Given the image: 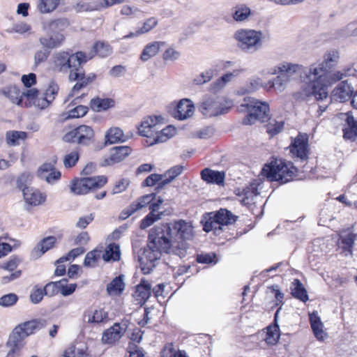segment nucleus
<instances>
[{"mask_svg": "<svg viewBox=\"0 0 357 357\" xmlns=\"http://www.w3.org/2000/svg\"><path fill=\"white\" fill-rule=\"evenodd\" d=\"M345 115L347 127L343 129L344 137L354 141L357 136V121L355 120L351 112H347Z\"/></svg>", "mask_w": 357, "mask_h": 357, "instance_id": "obj_26", "label": "nucleus"}, {"mask_svg": "<svg viewBox=\"0 0 357 357\" xmlns=\"http://www.w3.org/2000/svg\"><path fill=\"white\" fill-rule=\"evenodd\" d=\"M251 14L250 8L245 5L237 6L232 14L233 18L237 22H242L246 20Z\"/></svg>", "mask_w": 357, "mask_h": 357, "instance_id": "obj_48", "label": "nucleus"}, {"mask_svg": "<svg viewBox=\"0 0 357 357\" xmlns=\"http://www.w3.org/2000/svg\"><path fill=\"white\" fill-rule=\"evenodd\" d=\"M183 168L182 165H176L165 172V173L162 174L163 180L162 182L159 183L158 185L155 188L156 192H158L165 185L171 183L175 178L179 176L182 173Z\"/></svg>", "mask_w": 357, "mask_h": 357, "instance_id": "obj_25", "label": "nucleus"}, {"mask_svg": "<svg viewBox=\"0 0 357 357\" xmlns=\"http://www.w3.org/2000/svg\"><path fill=\"white\" fill-rule=\"evenodd\" d=\"M291 152L301 161H305L308 158L309 146L308 137L307 135H298L291 146Z\"/></svg>", "mask_w": 357, "mask_h": 357, "instance_id": "obj_14", "label": "nucleus"}, {"mask_svg": "<svg viewBox=\"0 0 357 357\" xmlns=\"http://www.w3.org/2000/svg\"><path fill=\"white\" fill-rule=\"evenodd\" d=\"M88 107L84 105H79L69 110L68 118H79L86 114Z\"/></svg>", "mask_w": 357, "mask_h": 357, "instance_id": "obj_63", "label": "nucleus"}, {"mask_svg": "<svg viewBox=\"0 0 357 357\" xmlns=\"http://www.w3.org/2000/svg\"><path fill=\"white\" fill-rule=\"evenodd\" d=\"M50 54V51L47 50H38L34 55V64L32 69L35 70L40 64L45 62Z\"/></svg>", "mask_w": 357, "mask_h": 357, "instance_id": "obj_55", "label": "nucleus"}, {"mask_svg": "<svg viewBox=\"0 0 357 357\" xmlns=\"http://www.w3.org/2000/svg\"><path fill=\"white\" fill-rule=\"evenodd\" d=\"M162 250L148 242L147 245L137 252V260L144 274H149L156 266L162 255Z\"/></svg>", "mask_w": 357, "mask_h": 357, "instance_id": "obj_7", "label": "nucleus"}, {"mask_svg": "<svg viewBox=\"0 0 357 357\" xmlns=\"http://www.w3.org/2000/svg\"><path fill=\"white\" fill-rule=\"evenodd\" d=\"M6 346L10 348L6 357H15L19 354L24 344L19 339L16 338L11 334L9 336Z\"/></svg>", "mask_w": 357, "mask_h": 357, "instance_id": "obj_41", "label": "nucleus"}, {"mask_svg": "<svg viewBox=\"0 0 357 357\" xmlns=\"http://www.w3.org/2000/svg\"><path fill=\"white\" fill-rule=\"evenodd\" d=\"M56 241V238L54 236H48L43 238L31 252V257L35 259L40 257L45 252L54 247Z\"/></svg>", "mask_w": 357, "mask_h": 357, "instance_id": "obj_24", "label": "nucleus"}, {"mask_svg": "<svg viewBox=\"0 0 357 357\" xmlns=\"http://www.w3.org/2000/svg\"><path fill=\"white\" fill-rule=\"evenodd\" d=\"M162 213H149L142 221L140 224V228L145 229L147 227L153 225L155 221L161 218Z\"/></svg>", "mask_w": 357, "mask_h": 357, "instance_id": "obj_54", "label": "nucleus"}, {"mask_svg": "<svg viewBox=\"0 0 357 357\" xmlns=\"http://www.w3.org/2000/svg\"><path fill=\"white\" fill-rule=\"evenodd\" d=\"M172 237L178 243H187L193 237V227L190 222L179 220L168 222Z\"/></svg>", "mask_w": 357, "mask_h": 357, "instance_id": "obj_11", "label": "nucleus"}, {"mask_svg": "<svg viewBox=\"0 0 357 357\" xmlns=\"http://www.w3.org/2000/svg\"><path fill=\"white\" fill-rule=\"evenodd\" d=\"M102 257L105 261H117L121 259V251L119 245L113 243L109 244L104 253L102 255Z\"/></svg>", "mask_w": 357, "mask_h": 357, "instance_id": "obj_35", "label": "nucleus"}, {"mask_svg": "<svg viewBox=\"0 0 357 357\" xmlns=\"http://www.w3.org/2000/svg\"><path fill=\"white\" fill-rule=\"evenodd\" d=\"M162 357H188L185 351H176L172 343L167 344L161 352Z\"/></svg>", "mask_w": 357, "mask_h": 357, "instance_id": "obj_50", "label": "nucleus"}, {"mask_svg": "<svg viewBox=\"0 0 357 357\" xmlns=\"http://www.w3.org/2000/svg\"><path fill=\"white\" fill-rule=\"evenodd\" d=\"M73 8L77 13L93 11L100 10V5L97 1L84 2L81 1L73 5Z\"/></svg>", "mask_w": 357, "mask_h": 357, "instance_id": "obj_46", "label": "nucleus"}, {"mask_svg": "<svg viewBox=\"0 0 357 357\" xmlns=\"http://www.w3.org/2000/svg\"><path fill=\"white\" fill-rule=\"evenodd\" d=\"M61 280L58 282H50L47 283L43 290L45 295L53 296L61 291Z\"/></svg>", "mask_w": 357, "mask_h": 357, "instance_id": "obj_57", "label": "nucleus"}, {"mask_svg": "<svg viewBox=\"0 0 357 357\" xmlns=\"http://www.w3.org/2000/svg\"><path fill=\"white\" fill-rule=\"evenodd\" d=\"M198 109L206 117H213L227 113L229 107L222 104L218 98L205 96Z\"/></svg>", "mask_w": 357, "mask_h": 357, "instance_id": "obj_9", "label": "nucleus"}, {"mask_svg": "<svg viewBox=\"0 0 357 357\" xmlns=\"http://www.w3.org/2000/svg\"><path fill=\"white\" fill-rule=\"evenodd\" d=\"M291 294L294 298L299 299L303 302H305L308 300L307 291L298 279H295L294 280L291 287Z\"/></svg>", "mask_w": 357, "mask_h": 357, "instance_id": "obj_37", "label": "nucleus"}, {"mask_svg": "<svg viewBox=\"0 0 357 357\" xmlns=\"http://www.w3.org/2000/svg\"><path fill=\"white\" fill-rule=\"evenodd\" d=\"M201 177L207 183L221 185L224 184L225 173V172L215 171L209 168H204L201 172Z\"/></svg>", "mask_w": 357, "mask_h": 357, "instance_id": "obj_21", "label": "nucleus"}, {"mask_svg": "<svg viewBox=\"0 0 357 357\" xmlns=\"http://www.w3.org/2000/svg\"><path fill=\"white\" fill-rule=\"evenodd\" d=\"M85 252V249L82 247H79L71 250L66 256L62 257L56 261V264L63 263L70 259H74L77 257L82 255Z\"/></svg>", "mask_w": 357, "mask_h": 357, "instance_id": "obj_58", "label": "nucleus"}, {"mask_svg": "<svg viewBox=\"0 0 357 357\" xmlns=\"http://www.w3.org/2000/svg\"><path fill=\"white\" fill-rule=\"evenodd\" d=\"M108 318V314L103 309L89 308L84 311L83 319L89 324H99Z\"/></svg>", "mask_w": 357, "mask_h": 357, "instance_id": "obj_23", "label": "nucleus"}, {"mask_svg": "<svg viewBox=\"0 0 357 357\" xmlns=\"http://www.w3.org/2000/svg\"><path fill=\"white\" fill-rule=\"evenodd\" d=\"M131 151L129 146H115L111 149L109 165L118 163L125 159Z\"/></svg>", "mask_w": 357, "mask_h": 357, "instance_id": "obj_30", "label": "nucleus"}, {"mask_svg": "<svg viewBox=\"0 0 357 357\" xmlns=\"http://www.w3.org/2000/svg\"><path fill=\"white\" fill-rule=\"evenodd\" d=\"M155 199V193H151L139 197L136 201L133 202L131 205L134 208V211H139L152 202Z\"/></svg>", "mask_w": 357, "mask_h": 357, "instance_id": "obj_44", "label": "nucleus"}, {"mask_svg": "<svg viewBox=\"0 0 357 357\" xmlns=\"http://www.w3.org/2000/svg\"><path fill=\"white\" fill-rule=\"evenodd\" d=\"M310 321L311 328L316 338L318 340L323 341L327 336V334L323 330L324 325L321 321L319 317L317 315V313L313 312L310 314Z\"/></svg>", "mask_w": 357, "mask_h": 357, "instance_id": "obj_27", "label": "nucleus"}, {"mask_svg": "<svg viewBox=\"0 0 357 357\" xmlns=\"http://www.w3.org/2000/svg\"><path fill=\"white\" fill-rule=\"evenodd\" d=\"M112 53V49L108 44L102 42H97L93 46V51L90 52L88 56L93 55V57L97 54L100 57H106Z\"/></svg>", "mask_w": 357, "mask_h": 357, "instance_id": "obj_43", "label": "nucleus"}, {"mask_svg": "<svg viewBox=\"0 0 357 357\" xmlns=\"http://www.w3.org/2000/svg\"><path fill=\"white\" fill-rule=\"evenodd\" d=\"M26 137V132L22 131H8L6 135L7 143L10 146L19 144V140H24Z\"/></svg>", "mask_w": 357, "mask_h": 357, "instance_id": "obj_47", "label": "nucleus"}, {"mask_svg": "<svg viewBox=\"0 0 357 357\" xmlns=\"http://www.w3.org/2000/svg\"><path fill=\"white\" fill-rule=\"evenodd\" d=\"M90 105L93 110L100 112L114 107V101L111 98H96L91 100Z\"/></svg>", "mask_w": 357, "mask_h": 357, "instance_id": "obj_39", "label": "nucleus"}, {"mask_svg": "<svg viewBox=\"0 0 357 357\" xmlns=\"http://www.w3.org/2000/svg\"><path fill=\"white\" fill-rule=\"evenodd\" d=\"M241 107H246L248 112V114L243 120L245 125L254 124L257 121L265 122L269 119V106L265 102H261L252 97H246Z\"/></svg>", "mask_w": 357, "mask_h": 357, "instance_id": "obj_4", "label": "nucleus"}, {"mask_svg": "<svg viewBox=\"0 0 357 357\" xmlns=\"http://www.w3.org/2000/svg\"><path fill=\"white\" fill-rule=\"evenodd\" d=\"M18 300V297L15 294H8L0 298V305L3 307H10L15 305Z\"/></svg>", "mask_w": 357, "mask_h": 357, "instance_id": "obj_61", "label": "nucleus"}, {"mask_svg": "<svg viewBox=\"0 0 357 357\" xmlns=\"http://www.w3.org/2000/svg\"><path fill=\"white\" fill-rule=\"evenodd\" d=\"M59 91V86L54 82H52L48 88L46 89L45 92L43 94L46 97V98L50 100V103L54 100L56 95Z\"/></svg>", "mask_w": 357, "mask_h": 357, "instance_id": "obj_62", "label": "nucleus"}, {"mask_svg": "<svg viewBox=\"0 0 357 357\" xmlns=\"http://www.w3.org/2000/svg\"><path fill=\"white\" fill-rule=\"evenodd\" d=\"M279 338L280 334L278 326H275L273 328H271V326L267 328V332L264 340L268 344H275Z\"/></svg>", "mask_w": 357, "mask_h": 357, "instance_id": "obj_51", "label": "nucleus"}, {"mask_svg": "<svg viewBox=\"0 0 357 357\" xmlns=\"http://www.w3.org/2000/svg\"><path fill=\"white\" fill-rule=\"evenodd\" d=\"M151 294V285L146 280L142 279L140 283L137 286L135 296L140 302H146Z\"/></svg>", "mask_w": 357, "mask_h": 357, "instance_id": "obj_33", "label": "nucleus"}, {"mask_svg": "<svg viewBox=\"0 0 357 357\" xmlns=\"http://www.w3.org/2000/svg\"><path fill=\"white\" fill-rule=\"evenodd\" d=\"M163 45L164 43L162 42H153L146 45L141 54V60L144 62L147 61L158 52L160 47Z\"/></svg>", "mask_w": 357, "mask_h": 357, "instance_id": "obj_38", "label": "nucleus"}, {"mask_svg": "<svg viewBox=\"0 0 357 357\" xmlns=\"http://www.w3.org/2000/svg\"><path fill=\"white\" fill-rule=\"evenodd\" d=\"M162 117L160 116H149L144 119L139 128V133L146 137H153L155 132H158V129L160 128V121Z\"/></svg>", "mask_w": 357, "mask_h": 357, "instance_id": "obj_15", "label": "nucleus"}, {"mask_svg": "<svg viewBox=\"0 0 357 357\" xmlns=\"http://www.w3.org/2000/svg\"><path fill=\"white\" fill-rule=\"evenodd\" d=\"M176 130L172 126H167L164 128L158 129V132H155L153 137V142L151 144L162 143L166 142L170 137L176 134Z\"/></svg>", "mask_w": 357, "mask_h": 357, "instance_id": "obj_34", "label": "nucleus"}, {"mask_svg": "<svg viewBox=\"0 0 357 357\" xmlns=\"http://www.w3.org/2000/svg\"><path fill=\"white\" fill-rule=\"evenodd\" d=\"M107 182L105 176L75 178L70 184V191L75 195H85L91 190L104 186Z\"/></svg>", "mask_w": 357, "mask_h": 357, "instance_id": "obj_8", "label": "nucleus"}, {"mask_svg": "<svg viewBox=\"0 0 357 357\" xmlns=\"http://www.w3.org/2000/svg\"><path fill=\"white\" fill-rule=\"evenodd\" d=\"M127 328L128 325L126 323H115L102 333V341L105 344H114L124 335Z\"/></svg>", "mask_w": 357, "mask_h": 357, "instance_id": "obj_16", "label": "nucleus"}, {"mask_svg": "<svg viewBox=\"0 0 357 357\" xmlns=\"http://www.w3.org/2000/svg\"><path fill=\"white\" fill-rule=\"evenodd\" d=\"M278 73L284 76V79L289 82L298 75L301 66L297 64L283 63L278 66Z\"/></svg>", "mask_w": 357, "mask_h": 357, "instance_id": "obj_29", "label": "nucleus"}, {"mask_svg": "<svg viewBox=\"0 0 357 357\" xmlns=\"http://www.w3.org/2000/svg\"><path fill=\"white\" fill-rule=\"evenodd\" d=\"M40 92L36 89H29L27 90H25L24 91L22 92V99L24 98H26L27 99V101L23 102V106L25 107H29L33 104V102L35 101L36 98H37L38 95H39Z\"/></svg>", "mask_w": 357, "mask_h": 357, "instance_id": "obj_53", "label": "nucleus"}, {"mask_svg": "<svg viewBox=\"0 0 357 357\" xmlns=\"http://www.w3.org/2000/svg\"><path fill=\"white\" fill-rule=\"evenodd\" d=\"M2 93L17 105L23 106L22 92L18 86H9L2 89Z\"/></svg>", "mask_w": 357, "mask_h": 357, "instance_id": "obj_32", "label": "nucleus"}, {"mask_svg": "<svg viewBox=\"0 0 357 357\" xmlns=\"http://www.w3.org/2000/svg\"><path fill=\"white\" fill-rule=\"evenodd\" d=\"M47 322L44 319H36L25 321L15 328L11 335L23 342L25 337L46 326Z\"/></svg>", "mask_w": 357, "mask_h": 357, "instance_id": "obj_12", "label": "nucleus"}, {"mask_svg": "<svg viewBox=\"0 0 357 357\" xmlns=\"http://www.w3.org/2000/svg\"><path fill=\"white\" fill-rule=\"evenodd\" d=\"M172 235L168 223L156 225L149 231L148 242L164 252L184 257L188 248V243H178Z\"/></svg>", "mask_w": 357, "mask_h": 357, "instance_id": "obj_2", "label": "nucleus"}, {"mask_svg": "<svg viewBox=\"0 0 357 357\" xmlns=\"http://www.w3.org/2000/svg\"><path fill=\"white\" fill-rule=\"evenodd\" d=\"M37 175L40 179L45 180L49 183H53L61 178V172L56 170L54 164L44 163L37 171Z\"/></svg>", "mask_w": 357, "mask_h": 357, "instance_id": "obj_18", "label": "nucleus"}, {"mask_svg": "<svg viewBox=\"0 0 357 357\" xmlns=\"http://www.w3.org/2000/svg\"><path fill=\"white\" fill-rule=\"evenodd\" d=\"M96 77L94 73L85 75L83 67L77 70V72H70L68 79L70 82H76L71 90L69 96H74L78 93L79 91L85 88L88 84L91 83Z\"/></svg>", "mask_w": 357, "mask_h": 357, "instance_id": "obj_13", "label": "nucleus"}, {"mask_svg": "<svg viewBox=\"0 0 357 357\" xmlns=\"http://www.w3.org/2000/svg\"><path fill=\"white\" fill-rule=\"evenodd\" d=\"M68 52H59L54 54L53 57V64L54 68L55 70L66 73V66L68 56Z\"/></svg>", "mask_w": 357, "mask_h": 357, "instance_id": "obj_40", "label": "nucleus"}, {"mask_svg": "<svg viewBox=\"0 0 357 357\" xmlns=\"http://www.w3.org/2000/svg\"><path fill=\"white\" fill-rule=\"evenodd\" d=\"M106 142L110 144L125 142L127 138L124 136L123 130L119 128H111L106 134Z\"/></svg>", "mask_w": 357, "mask_h": 357, "instance_id": "obj_42", "label": "nucleus"}, {"mask_svg": "<svg viewBox=\"0 0 357 357\" xmlns=\"http://www.w3.org/2000/svg\"><path fill=\"white\" fill-rule=\"evenodd\" d=\"M61 0H40L38 8L41 13L54 11L60 4Z\"/></svg>", "mask_w": 357, "mask_h": 357, "instance_id": "obj_45", "label": "nucleus"}, {"mask_svg": "<svg viewBox=\"0 0 357 357\" xmlns=\"http://www.w3.org/2000/svg\"><path fill=\"white\" fill-rule=\"evenodd\" d=\"M328 71L322 66L312 64L305 71L306 82L303 84L300 91L296 94L298 99L311 101L317 100L319 105V115H321L330 104V97L328 93L327 85L323 84L326 79Z\"/></svg>", "mask_w": 357, "mask_h": 357, "instance_id": "obj_1", "label": "nucleus"}, {"mask_svg": "<svg viewBox=\"0 0 357 357\" xmlns=\"http://www.w3.org/2000/svg\"><path fill=\"white\" fill-rule=\"evenodd\" d=\"M93 130L90 126L82 125L67 132L63 136V140L66 142L87 145L93 141Z\"/></svg>", "mask_w": 357, "mask_h": 357, "instance_id": "obj_10", "label": "nucleus"}, {"mask_svg": "<svg viewBox=\"0 0 357 357\" xmlns=\"http://www.w3.org/2000/svg\"><path fill=\"white\" fill-rule=\"evenodd\" d=\"M93 58V55L87 56V55L83 52H77L75 54L68 53L67 60L66 66V73L68 72H77V70L82 68V65L85 63L88 60Z\"/></svg>", "mask_w": 357, "mask_h": 357, "instance_id": "obj_17", "label": "nucleus"}, {"mask_svg": "<svg viewBox=\"0 0 357 357\" xmlns=\"http://www.w3.org/2000/svg\"><path fill=\"white\" fill-rule=\"evenodd\" d=\"M124 276L120 275L114 278L107 286L109 295H120L125 289Z\"/></svg>", "mask_w": 357, "mask_h": 357, "instance_id": "obj_36", "label": "nucleus"}, {"mask_svg": "<svg viewBox=\"0 0 357 357\" xmlns=\"http://www.w3.org/2000/svg\"><path fill=\"white\" fill-rule=\"evenodd\" d=\"M214 71L212 69L206 70L202 72L193 79V83L196 85H201L209 82L213 77Z\"/></svg>", "mask_w": 357, "mask_h": 357, "instance_id": "obj_56", "label": "nucleus"}, {"mask_svg": "<svg viewBox=\"0 0 357 357\" xmlns=\"http://www.w3.org/2000/svg\"><path fill=\"white\" fill-rule=\"evenodd\" d=\"M195 107L192 102L189 99H182L178 103L174 117L178 120H184L194 114Z\"/></svg>", "mask_w": 357, "mask_h": 357, "instance_id": "obj_20", "label": "nucleus"}, {"mask_svg": "<svg viewBox=\"0 0 357 357\" xmlns=\"http://www.w3.org/2000/svg\"><path fill=\"white\" fill-rule=\"evenodd\" d=\"M237 46L243 52L253 53L261 46L262 33L252 29H240L235 34Z\"/></svg>", "mask_w": 357, "mask_h": 357, "instance_id": "obj_6", "label": "nucleus"}, {"mask_svg": "<svg viewBox=\"0 0 357 357\" xmlns=\"http://www.w3.org/2000/svg\"><path fill=\"white\" fill-rule=\"evenodd\" d=\"M22 193L26 203L30 206H38L45 201L46 197L32 188H23Z\"/></svg>", "mask_w": 357, "mask_h": 357, "instance_id": "obj_22", "label": "nucleus"}, {"mask_svg": "<svg viewBox=\"0 0 357 357\" xmlns=\"http://www.w3.org/2000/svg\"><path fill=\"white\" fill-rule=\"evenodd\" d=\"M79 160V153L77 151H73L65 155L63 165L66 168H70L75 165Z\"/></svg>", "mask_w": 357, "mask_h": 357, "instance_id": "obj_60", "label": "nucleus"}, {"mask_svg": "<svg viewBox=\"0 0 357 357\" xmlns=\"http://www.w3.org/2000/svg\"><path fill=\"white\" fill-rule=\"evenodd\" d=\"M68 25V20L65 18H59L51 21L49 23L48 30L52 33H56L59 31L64 30Z\"/></svg>", "mask_w": 357, "mask_h": 357, "instance_id": "obj_52", "label": "nucleus"}, {"mask_svg": "<svg viewBox=\"0 0 357 357\" xmlns=\"http://www.w3.org/2000/svg\"><path fill=\"white\" fill-rule=\"evenodd\" d=\"M353 93V89L347 81L340 82L332 91V98L340 102H345L350 99Z\"/></svg>", "mask_w": 357, "mask_h": 357, "instance_id": "obj_19", "label": "nucleus"}, {"mask_svg": "<svg viewBox=\"0 0 357 357\" xmlns=\"http://www.w3.org/2000/svg\"><path fill=\"white\" fill-rule=\"evenodd\" d=\"M102 257V252L98 250H93L89 252L84 259V265L88 267H95Z\"/></svg>", "mask_w": 357, "mask_h": 357, "instance_id": "obj_49", "label": "nucleus"}, {"mask_svg": "<svg viewBox=\"0 0 357 357\" xmlns=\"http://www.w3.org/2000/svg\"><path fill=\"white\" fill-rule=\"evenodd\" d=\"M241 198L240 201L243 205H250L253 203L255 192L250 190L247 187L244 188L241 193L237 194Z\"/></svg>", "mask_w": 357, "mask_h": 357, "instance_id": "obj_59", "label": "nucleus"}, {"mask_svg": "<svg viewBox=\"0 0 357 357\" xmlns=\"http://www.w3.org/2000/svg\"><path fill=\"white\" fill-rule=\"evenodd\" d=\"M236 218L229 210L220 208L208 214V218L204 222V230L206 232L213 231L216 235H219L225 226L234 223Z\"/></svg>", "mask_w": 357, "mask_h": 357, "instance_id": "obj_5", "label": "nucleus"}, {"mask_svg": "<svg viewBox=\"0 0 357 357\" xmlns=\"http://www.w3.org/2000/svg\"><path fill=\"white\" fill-rule=\"evenodd\" d=\"M339 60V52L336 50H330L324 54L323 61L321 63L328 72L337 65Z\"/></svg>", "mask_w": 357, "mask_h": 357, "instance_id": "obj_31", "label": "nucleus"}, {"mask_svg": "<svg viewBox=\"0 0 357 357\" xmlns=\"http://www.w3.org/2000/svg\"><path fill=\"white\" fill-rule=\"evenodd\" d=\"M130 184L128 178H121L116 181L112 191V195L119 194L125 191Z\"/></svg>", "mask_w": 357, "mask_h": 357, "instance_id": "obj_64", "label": "nucleus"}, {"mask_svg": "<svg viewBox=\"0 0 357 357\" xmlns=\"http://www.w3.org/2000/svg\"><path fill=\"white\" fill-rule=\"evenodd\" d=\"M64 40V36L61 33H56L50 37H41L39 39L40 44L45 50H52L58 47Z\"/></svg>", "mask_w": 357, "mask_h": 357, "instance_id": "obj_28", "label": "nucleus"}, {"mask_svg": "<svg viewBox=\"0 0 357 357\" xmlns=\"http://www.w3.org/2000/svg\"><path fill=\"white\" fill-rule=\"evenodd\" d=\"M296 168L293 163L283 160L272 161L262 169V174L271 181L285 183L291 181L296 176Z\"/></svg>", "mask_w": 357, "mask_h": 357, "instance_id": "obj_3", "label": "nucleus"}]
</instances>
